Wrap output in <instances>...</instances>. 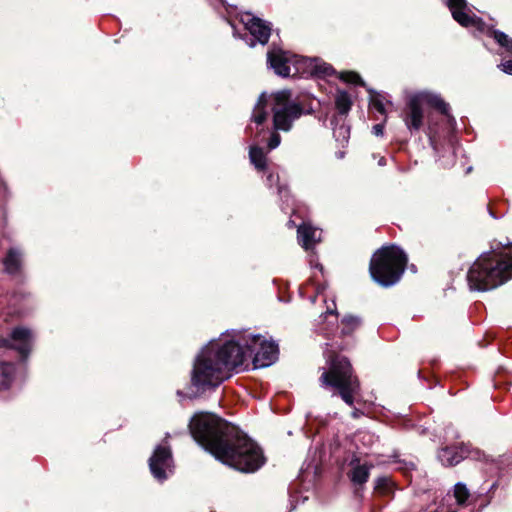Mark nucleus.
Returning a JSON list of instances; mask_svg holds the SVG:
<instances>
[{
	"instance_id": "8",
	"label": "nucleus",
	"mask_w": 512,
	"mask_h": 512,
	"mask_svg": "<svg viewBox=\"0 0 512 512\" xmlns=\"http://www.w3.org/2000/svg\"><path fill=\"white\" fill-rule=\"evenodd\" d=\"M245 348L248 357H252L255 368L267 367L278 359V345L273 341L265 340L261 335L248 336L245 339Z\"/></svg>"
},
{
	"instance_id": "23",
	"label": "nucleus",
	"mask_w": 512,
	"mask_h": 512,
	"mask_svg": "<svg viewBox=\"0 0 512 512\" xmlns=\"http://www.w3.org/2000/svg\"><path fill=\"white\" fill-rule=\"evenodd\" d=\"M361 325V318L354 315H345L341 320V334L351 336Z\"/></svg>"
},
{
	"instance_id": "22",
	"label": "nucleus",
	"mask_w": 512,
	"mask_h": 512,
	"mask_svg": "<svg viewBox=\"0 0 512 512\" xmlns=\"http://www.w3.org/2000/svg\"><path fill=\"white\" fill-rule=\"evenodd\" d=\"M353 105L352 99L348 92L339 90L335 97V108L339 115L346 116Z\"/></svg>"
},
{
	"instance_id": "3",
	"label": "nucleus",
	"mask_w": 512,
	"mask_h": 512,
	"mask_svg": "<svg viewBox=\"0 0 512 512\" xmlns=\"http://www.w3.org/2000/svg\"><path fill=\"white\" fill-rule=\"evenodd\" d=\"M327 368L319 377L320 386L333 391L350 407H353L351 417L358 419L364 412L354 407L355 396L359 395L361 387L357 375L349 359L337 352L330 351L327 358Z\"/></svg>"
},
{
	"instance_id": "11",
	"label": "nucleus",
	"mask_w": 512,
	"mask_h": 512,
	"mask_svg": "<svg viewBox=\"0 0 512 512\" xmlns=\"http://www.w3.org/2000/svg\"><path fill=\"white\" fill-rule=\"evenodd\" d=\"M332 65L319 58H305L295 60V74L309 75L317 78H324L335 74Z\"/></svg>"
},
{
	"instance_id": "27",
	"label": "nucleus",
	"mask_w": 512,
	"mask_h": 512,
	"mask_svg": "<svg viewBox=\"0 0 512 512\" xmlns=\"http://www.w3.org/2000/svg\"><path fill=\"white\" fill-rule=\"evenodd\" d=\"M339 79L345 83L365 87V82L361 76L355 71H343L339 74Z\"/></svg>"
},
{
	"instance_id": "18",
	"label": "nucleus",
	"mask_w": 512,
	"mask_h": 512,
	"mask_svg": "<svg viewBox=\"0 0 512 512\" xmlns=\"http://www.w3.org/2000/svg\"><path fill=\"white\" fill-rule=\"evenodd\" d=\"M419 95L422 97L421 104L426 103L447 117L449 122H455L454 117L449 112L450 108L448 103H446L440 96L431 93H420Z\"/></svg>"
},
{
	"instance_id": "25",
	"label": "nucleus",
	"mask_w": 512,
	"mask_h": 512,
	"mask_svg": "<svg viewBox=\"0 0 512 512\" xmlns=\"http://www.w3.org/2000/svg\"><path fill=\"white\" fill-rule=\"evenodd\" d=\"M15 374V366L10 362L0 363V376L2 377L1 387L8 389L13 381Z\"/></svg>"
},
{
	"instance_id": "26",
	"label": "nucleus",
	"mask_w": 512,
	"mask_h": 512,
	"mask_svg": "<svg viewBox=\"0 0 512 512\" xmlns=\"http://www.w3.org/2000/svg\"><path fill=\"white\" fill-rule=\"evenodd\" d=\"M462 27L469 28L475 27L479 32L485 33L487 35V31L489 29H495L493 26H488L482 18L476 16L475 14H468V21L465 24H460Z\"/></svg>"
},
{
	"instance_id": "1",
	"label": "nucleus",
	"mask_w": 512,
	"mask_h": 512,
	"mask_svg": "<svg viewBox=\"0 0 512 512\" xmlns=\"http://www.w3.org/2000/svg\"><path fill=\"white\" fill-rule=\"evenodd\" d=\"M194 441L216 460L243 473H254L266 462L263 450L246 433L221 417L195 413L188 424Z\"/></svg>"
},
{
	"instance_id": "40",
	"label": "nucleus",
	"mask_w": 512,
	"mask_h": 512,
	"mask_svg": "<svg viewBox=\"0 0 512 512\" xmlns=\"http://www.w3.org/2000/svg\"><path fill=\"white\" fill-rule=\"evenodd\" d=\"M219 1H220L222 4H224V1H225V0H219Z\"/></svg>"
},
{
	"instance_id": "21",
	"label": "nucleus",
	"mask_w": 512,
	"mask_h": 512,
	"mask_svg": "<svg viewBox=\"0 0 512 512\" xmlns=\"http://www.w3.org/2000/svg\"><path fill=\"white\" fill-rule=\"evenodd\" d=\"M249 158L257 171L264 172L267 169V157L263 148L252 145L249 149Z\"/></svg>"
},
{
	"instance_id": "31",
	"label": "nucleus",
	"mask_w": 512,
	"mask_h": 512,
	"mask_svg": "<svg viewBox=\"0 0 512 512\" xmlns=\"http://www.w3.org/2000/svg\"><path fill=\"white\" fill-rule=\"evenodd\" d=\"M268 113L265 109H256L254 108L252 121H254L258 125H262L267 119Z\"/></svg>"
},
{
	"instance_id": "2",
	"label": "nucleus",
	"mask_w": 512,
	"mask_h": 512,
	"mask_svg": "<svg viewBox=\"0 0 512 512\" xmlns=\"http://www.w3.org/2000/svg\"><path fill=\"white\" fill-rule=\"evenodd\" d=\"M468 286L474 291H488L512 279V242L494 240L491 250L482 253L470 266L466 275Z\"/></svg>"
},
{
	"instance_id": "17",
	"label": "nucleus",
	"mask_w": 512,
	"mask_h": 512,
	"mask_svg": "<svg viewBox=\"0 0 512 512\" xmlns=\"http://www.w3.org/2000/svg\"><path fill=\"white\" fill-rule=\"evenodd\" d=\"M467 455V450L459 446H445L438 451V459L444 466H455Z\"/></svg>"
},
{
	"instance_id": "19",
	"label": "nucleus",
	"mask_w": 512,
	"mask_h": 512,
	"mask_svg": "<svg viewBox=\"0 0 512 512\" xmlns=\"http://www.w3.org/2000/svg\"><path fill=\"white\" fill-rule=\"evenodd\" d=\"M446 5L449 8L453 19L458 24H465L468 21V3L466 0H447Z\"/></svg>"
},
{
	"instance_id": "5",
	"label": "nucleus",
	"mask_w": 512,
	"mask_h": 512,
	"mask_svg": "<svg viewBox=\"0 0 512 512\" xmlns=\"http://www.w3.org/2000/svg\"><path fill=\"white\" fill-rule=\"evenodd\" d=\"M291 91L281 90L273 95V126L275 130L289 131L295 120L304 114H312L311 105L302 102H291Z\"/></svg>"
},
{
	"instance_id": "34",
	"label": "nucleus",
	"mask_w": 512,
	"mask_h": 512,
	"mask_svg": "<svg viewBox=\"0 0 512 512\" xmlns=\"http://www.w3.org/2000/svg\"><path fill=\"white\" fill-rule=\"evenodd\" d=\"M267 95L266 93H262L259 98H258V101L256 103V106L255 108L256 109H265L266 110V106H267Z\"/></svg>"
},
{
	"instance_id": "14",
	"label": "nucleus",
	"mask_w": 512,
	"mask_h": 512,
	"mask_svg": "<svg viewBox=\"0 0 512 512\" xmlns=\"http://www.w3.org/2000/svg\"><path fill=\"white\" fill-rule=\"evenodd\" d=\"M4 272L13 278H22L24 262L23 253L20 249L11 247L7 250L2 260Z\"/></svg>"
},
{
	"instance_id": "30",
	"label": "nucleus",
	"mask_w": 512,
	"mask_h": 512,
	"mask_svg": "<svg viewBox=\"0 0 512 512\" xmlns=\"http://www.w3.org/2000/svg\"><path fill=\"white\" fill-rule=\"evenodd\" d=\"M375 490L382 495H388L392 492V483L386 477H380L376 480Z\"/></svg>"
},
{
	"instance_id": "28",
	"label": "nucleus",
	"mask_w": 512,
	"mask_h": 512,
	"mask_svg": "<svg viewBox=\"0 0 512 512\" xmlns=\"http://www.w3.org/2000/svg\"><path fill=\"white\" fill-rule=\"evenodd\" d=\"M454 497L459 505H463L470 497V492L465 484L459 482L454 486Z\"/></svg>"
},
{
	"instance_id": "16",
	"label": "nucleus",
	"mask_w": 512,
	"mask_h": 512,
	"mask_svg": "<svg viewBox=\"0 0 512 512\" xmlns=\"http://www.w3.org/2000/svg\"><path fill=\"white\" fill-rule=\"evenodd\" d=\"M316 234L317 229L309 222H302L297 226V240L305 251H312L320 241Z\"/></svg>"
},
{
	"instance_id": "29",
	"label": "nucleus",
	"mask_w": 512,
	"mask_h": 512,
	"mask_svg": "<svg viewBox=\"0 0 512 512\" xmlns=\"http://www.w3.org/2000/svg\"><path fill=\"white\" fill-rule=\"evenodd\" d=\"M370 93V105L377 110L380 114L385 115L386 109L381 99V95L373 90H368Z\"/></svg>"
},
{
	"instance_id": "6",
	"label": "nucleus",
	"mask_w": 512,
	"mask_h": 512,
	"mask_svg": "<svg viewBox=\"0 0 512 512\" xmlns=\"http://www.w3.org/2000/svg\"><path fill=\"white\" fill-rule=\"evenodd\" d=\"M228 376L221 370L209 356L206 350L196 357L191 371V385L197 392H205L217 388Z\"/></svg>"
},
{
	"instance_id": "7",
	"label": "nucleus",
	"mask_w": 512,
	"mask_h": 512,
	"mask_svg": "<svg viewBox=\"0 0 512 512\" xmlns=\"http://www.w3.org/2000/svg\"><path fill=\"white\" fill-rule=\"evenodd\" d=\"M205 350L209 353V356L213 359L223 375L241 368L248 356L245 346L243 347L235 340H227L221 345H216V347L213 346Z\"/></svg>"
},
{
	"instance_id": "39",
	"label": "nucleus",
	"mask_w": 512,
	"mask_h": 512,
	"mask_svg": "<svg viewBox=\"0 0 512 512\" xmlns=\"http://www.w3.org/2000/svg\"><path fill=\"white\" fill-rule=\"evenodd\" d=\"M273 178H274V175L273 174H269L268 177H267V180L269 182H272L273 181Z\"/></svg>"
},
{
	"instance_id": "38",
	"label": "nucleus",
	"mask_w": 512,
	"mask_h": 512,
	"mask_svg": "<svg viewBox=\"0 0 512 512\" xmlns=\"http://www.w3.org/2000/svg\"><path fill=\"white\" fill-rule=\"evenodd\" d=\"M287 226H288V228H293V227H296V224H295V222L293 220L290 219L287 222Z\"/></svg>"
},
{
	"instance_id": "33",
	"label": "nucleus",
	"mask_w": 512,
	"mask_h": 512,
	"mask_svg": "<svg viewBox=\"0 0 512 512\" xmlns=\"http://www.w3.org/2000/svg\"><path fill=\"white\" fill-rule=\"evenodd\" d=\"M498 67L506 74L512 75V60H507L498 65Z\"/></svg>"
},
{
	"instance_id": "12",
	"label": "nucleus",
	"mask_w": 512,
	"mask_h": 512,
	"mask_svg": "<svg viewBox=\"0 0 512 512\" xmlns=\"http://www.w3.org/2000/svg\"><path fill=\"white\" fill-rule=\"evenodd\" d=\"M172 461V452L169 447L158 445L149 459V468L155 479L163 482L167 479L166 468Z\"/></svg>"
},
{
	"instance_id": "36",
	"label": "nucleus",
	"mask_w": 512,
	"mask_h": 512,
	"mask_svg": "<svg viewBox=\"0 0 512 512\" xmlns=\"http://www.w3.org/2000/svg\"><path fill=\"white\" fill-rule=\"evenodd\" d=\"M428 136H429V141H430V145L435 148V141H434V137L431 135L432 134V128L429 127V131L427 132Z\"/></svg>"
},
{
	"instance_id": "4",
	"label": "nucleus",
	"mask_w": 512,
	"mask_h": 512,
	"mask_svg": "<svg viewBox=\"0 0 512 512\" xmlns=\"http://www.w3.org/2000/svg\"><path fill=\"white\" fill-rule=\"evenodd\" d=\"M408 255L396 244H385L372 254L369 261L371 279L382 288L396 285L402 278Z\"/></svg>"
},
{
	"instance_id": "13",
	"label": "nucleus",
	"mask_w": 512,
	"mask_h": 512,
	"mask_svg": "<svg viewBox=\"0 0 512 512\" xmlns=\"http://www.w3.org/2000/svg\"><path fill=\"white\" fill-rule=\"evenodd\" d=\"M297 59L299 58L296 55L290 57L282 49H273L267 53V63L281 77L290 76V63L295 65V60Z\"/></svg>"
},
{
	"instance_id": "24",
	"label": "nucleus",
	"mask_w": 512,
	"mask_h": 512,
	"mask_svg": "<svg viewBox=\"0 0 512 512\" xmlns=\"http://www.w3.org/2000/svg\"><path fill=\"white\" fill-rule=\"evenodd\" d=\"M487 36L493 38L500 47L504 48L507 53L512 55V38L507 34L497 29H489Z\"/></svg>"
},
{
	"instance_id": "15",
	"label": "nucleus",
	"mask_w": 512,
	"mask_h": 512,
	"mask_svg": "<svg viewBox=\"0 0 512 512\" xmlns=\"http://www.w3.org/2000/svg\"><path fill=\"white\" fill-rule=\"evenodd\" d=\"M249 16L250 17L244 21L245 28L260 44H267L272 31L271 24L259 17L250 14Z\"/></svg>"
},
{
	"instance_id": "37",
	"label": "nucleus",
	"mask_w": 512,
	"mask_h": 512,
	"mask_svg": "<svg viewBox=\"0 0 512 512\" xmlns=\"http://www.w3.org/2000/svg\"><path fill=\"white\" fill-rule=\"evenodd\" d=\"M339 133H340V134H343V138H346V137H348L349 129H348V128H346V127H344V126H342V127H340V129H339Z\"/></svg>"
},
{
	"instance_id": "10",
	"label": "nucleus",
	"mask_w": 512,
	"mask_h": 512,
	"mask_svg": "<svg viewBox=\"0 0 512 512\" xmlns=\"http://www.w3.org/2000/svg\"><path fill=\"white\" fill-rule=\"evenodd\" d=\"M421 95H412L406 102L402 111V118L411 132H418L424 124V111L421 104Z\"/></svg>"
},
{
	"instance_id": "9",
	"label": "nucleus",
	"mask_w": 512,
	"mask_h": 512,
	"mask_svg": "<svg viewBox=\"0 0 512 512\" xmlns=\"http://www.w3.org/2000/svg\"><path fill=\"white\" fill-rule=\"evenodd\" d=\"M33 336L25 327H15L9 337H0V348L13 349L19 353L20 360L25 361L32 350Z\"/></svg>"
},
{
	"instance_id": "35",
	"label": "nucleus",
	"mask_w": 512,
	"mask_h": 512,
	"mask_svg": "<svg viewBox=\"0 0 512 512\" xmlns=\"http://www.w3.org/2000/svg\"><path fill=\"white\" fill-rule=\"evenodd\" d=\"M373 133L376 136H382L383 133H384V124L383 123H379V124L374 125L373 126Z\"/></svg>"
},
{
	"instance_id": "20",
	"label": "nucleus",
	"mask_w": 512,
	"mask_h": 512,
	"mask_svg": "<svg viewBox=\"0 0 512 512\" xmlns=\"http://www.w3.org/2000/svg\"><path fill=\"white\" fill-rule=\"evenodd\" d=\"M370 467L367 464H358L355 467L352 468L349 477L351 482L359 486V488L356 489V493L358 494L360 489H362L363 485L368 481L370 476Z\"/></svg>"
},
{
	"instance_id": "32",
	"label": "nucleus",
	"mask_w": 512,
	"mask_h": 512,
	"mask_svg": "<svg viewBox=\"0 0 512 512\" xmlns=\"http://www.w3.org/2000/svg\"><path fill=\"white\" fill-rule=\"evenodd\" d=\"M280 142H281V136L277 132L272 133L269 138V141H268V149L269 150L275 149L276 147L279 146Z\"/></svg>"
}]
</instances>
